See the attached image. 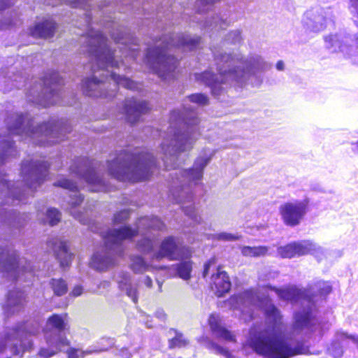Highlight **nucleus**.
Instances as JSON below:
<instances>
[{
    "instance_id": "f257e3e1",
    "label": "nucleus",
    "mask_w": 358,
    "mask_h": 358,
    "mask_svg": "<svg viewBox=\"0 0 358 358\" xmlns=\"http://www.w3.org/2000/svg\"><path fill=\"white\" fill-rule=\"evenodd\" d=\"M197 107L185 103L182 110H173L170 115V125L166 138L162 143V160L143 148L127 146L117 150L112 159L105 164L85 157L76 158L70 166V171L81 182L85 183L92 192H108L112 187L104 176H108L119 181L136 182L148 179L156 170L163 167L173 169L169 174L170 196L180 204L187 220L182 224V230L188 243H193L194 235L205 229L202 219L196 210L192 187L203 176L204 168L210 161V157L201 156L189 169H178L185 161L183 152L190 150L200 135Z\"/></svg>"
},
{
    "instance_id": "f03ea898",
    "label": "nucleus",
    "mask_w": 358,
    "mask_h": 358,
    "mask_svg": "<svg viewBox=\"0 0 358 358\" xmlns=\"http://www.w3.org/2000/svg\"><path fill=\"white\" fill-rule=\"evenodd\" d=\"M8 135L0 134V238L10 241L18 234L29 220L27 213L8 209L31 196L48 179L50 163L45 159H31L22 162V181L11 182L2 170V165L10 157H16L18 150L13 139L17 136L39 146H49L64 141L72 130L66 118L51 120L37 126L29 113L11 111L5 119Z\"/></svg>"
},
{
    "instance_id": "7ed1b4c3",
    "label": "nucleus",
    "mask_w": 358,
    "mask_h": 358,
    "mask_svg": "<svg viewBox=\"0 0 358 358\" xmlns=\"http://www.w3.org/2000/svg\"><path fill=\"white\" fill-rule=\"evenodd\" d=\"M278 296L284 300L300 303L301 308L294 316L289 330H283L280 310L268 296H259L252 290L241 293L237 299L239 308L248 313L245 320L255 318V310H262L266 316L264 328L252 326L245 345L263 358H291L306 352L305 343L313 333L322 335V326L316 317L317 306L314 298L305 295L294 288L275 289Z\"/></svg>"
},
{
    "instance_id": "20e7f679",
    "label": "nucleus",
    "mask_w": 358,
    "mask_h": 358,
    "mask_svg": "<svg viewBox=\"0 0 358 358\" xmlns=\"http://www.w3.org/2000/svg\"><path fill=\"white\" fill-rule=\"evenodd\" d=\"M45 3L52 6L64 3L71 8H80L85 11L88 30L79 38L80 50L90 58V63L85 69H89L92 76L82 80L83 94L88 96L112 100L117 96L120 85L131 90L139 89L136 83L113 71V69L118 68L120 65L116 59V50L110 47L108 39L102 31L90 27L93 20L92 10L95 7L103 9L110 4V0H45Z\"/></svg>"
},
{
    "instance_id": "39448f33",
    "label": "nucleus",
    "mask_w": 358,
    "mask_h": 358,
    "mask_svg": "<svg viewBox=\"0 0 358 358\" xmlns=\"http://www.w3.org/2000/svg\"><path fill=\"white\" fill-rule=\"evenodd\" d=\"M217 73L208 69L194 73V79L210 89L217 99L226 92L232 84L242 87L250 84L259 86L263 82L262 73L271 69L272 64L258 55L244 57L240 52L227 53L222 50H211Z\"/></svg>"
},
{
    "instance_id": "423d86ee",
    "label": "nucleus",
    "mask_w": 358,
    "mask_h": 358,
    "mask_svg": "<svg viewBox=\"0 0 358 358\" xmlns=\"http://www.w3.org/2000/svg\"><path fill=\"white\" fill-rule=\"evenodd\" d=\"M145 62L152 72L162 79L171 80L179 63L177 52L193 51L200 47L201 38L187 34L162 32L151 36Z\"/></svg>"
},
{
    "instance_id": "0eeeda50",
    "label": "nucleus",
    "mask_w": 358,
    "mask_h": 358,
    "mask_svg": "<svg viewBox=\"0 0 358 358\" xmlns=\"http://www.w3.org/2000/svg\"><path fill=\"white\" fill-rule=\"evenodd\" d=\"M64 85V78L59 72L48 71L41 78L31 79L27 88V100L43 107L55 104H75L76 95L71 93V98H66L65 92L62 90Z\"/></svg>"
},
{
    "instance_id": "6e6552de",
    "label": "nucleus",
    "mask_w": 358,
    "mask_h": 358,
    "mask_svg": "<svg viewBox=\"0 0 358 358\" xmlns=\"http://www.w3.org/2000/svg\"><path fill=\"white\" fill-rule=\"evenodd\" d=\"M40 331L38 322L33 320L5 328L0 332V358H11L14 355L22 357L33 347L31 337Z\"/></svg>"
},
{
    "instance_id": "1a4fd4ad",
    "label": "nucleus",
    "mask_w": 358,
    "mask_h": 358,
    "mask_svg": "<svg viewBox=\"0 0 358 358\" xmlns=\"http://www.w3.org/2000/svg\"><path fill=\"white\" fill-rule=\"evenodd\" d=\"M165 227L164 222L156 216H144L140 217L136 222V229L129 225L119 229H107L106 230L92 227V231L100 234L106 243L118 244L124 240L132 239L141 234L145 243L136 246H154L155 233Z\"/></svg>"
},
{
    "instance_id": "9d476101",
    "label": "nucleus",
    "mask_w": 358,
    "mask_h": 358,
    "mask_svg": "<svg viewBox=\"0 0 358 358\" xmlns=\"http://www.w3.org/2000/svg\"><path fill=\"white\" fill-rule=\"evenodd\" d=\"M0 283L31 282L34 272L30 261L21 258L13 248H0Z\"/></svg>"
},
{
    "instance_id": "9b49d317",
    "label": "nucleus",
    "mask_w": 358,
    "mask_h": 358,
    "mask_svg": "<svg viewBox=\"0 0 358 358\" xmlns=\"http://www.w3.org/2000/svg\"><path fill=\"white\" fill-rule=\"evenodd\" d=\"M148 249V255L151 261H160L162 259L179 261V263L173 264L171 271L174 275L185 280L191 278L192 271V262L191 248H143Z\"/></svg>"
},
{
    "instance_id": "f8f14e48",
    "label": "nucleus",
    "mask_w": 358,
    "mask_h": 358,
    "mask_svg": "<svg viewBox=\"0 0 358 358\" xmlns=\"http://www.w3.org/2000/svg\"><path fill=\"white\" fill-rule=\"evenodd\" d=\"M325 47L331 52H342L358 65V34L352 35L346 29L324 37Z\"/></svg>"
},
{
    "instance_id": "ddd939ff",
    "label": "nucleus",
    "mask_w": 358,
    "mask_h": 358,
    "mask_svg": "<svg viewBox=\"0 0 358 358\" xmlns=\"http://www.w3.org/2000/svg\"><path fill=\"white\" fill-rule=\"evenodd\" d=\"M66 314H52L50 316L43 329L47 345L57 348H65L69 345L66 338L69 329Z\"/></svg>"
},
{
    "instance_id": "4468645a",
    "label": "nucleus",
    "mask_w": 358,
    "mask_h": 358,
    "mask_svg": "<svg viewBox=\"0 0 358 358\" xmlns=\"http://www.w3.org/2000/svg\"><path fill=\"white\" fill-rule=\"evenodd\" d=\"M202 275L206 281L210 276V287L218 297L223 296L230 291L231 283L229 275L217 267L215 257H212L205 263Z\"/></svg>"
},
{
    "instance_id": "2eb2a0df",
    "label": "nucleus",
    "mask_w": 358,
    "mask_h": 358,
    "mask_svg": "<svg viewBox=\"0 0 358 358\" xmlns=\"http://www.w3.org/2000/svg\"><path fill=\"white\" fill-rule=\"evenodd\" d=\"M55 186L64 188L70 192L69 196V210L71 215L83 224H89L90 219L86 213L83 212L78 206L83 201L84 197L79 192L77 182L67 178L59 179L54 183Z\"/></svg>"
},
{
    "instance_id": "dca6fc26",
    "label": "nucleus",
    "mask_w": 358,
    "mask_h": 358,
    "mask_svg": "<svg viewBox=\"0 0 358 358\" xmlns=\"http://www.w3.org/2000/svg\"><path fill=\"white\" fill-rule=\"evenodd\" d=\"M334 15L330 8H315L308 10L303 16L304 27L310 32L318 33L333 22Z\"/></svg>"
},
{
    "instance_id": "f3484780",
    "label": "nucleus",
    "mask_w": 358,
    "mask_h": 358,
    "mask_svg": "<svg viewBox=\"0 0 358 358\" xmlns=\"http://www.w3.org/2000/svg\"><path fill=\"white\" fill-rule=\"evenodd\" d=\"M101 252L96 251L91 258V265L95 269L103 271L120 264L124 259L125 248H103Z\"/></svg>"
},
{
    "instance_id": "a211bd4d",
    "label": "nucleus",
    "mask_w": 358,
    "mask_h": 358,
    "mask_svg": "<svg viewBox=\"0 0 358 358\" xmlns=\"http://www.w3.org/2000/svg\"><path fill=\"white\" fill-rule=\"evenodd\" d=\"M308 202L296 201L281 205L280 213L283 222L289 227L299 225L307 211Z\"/></svg>"
},
{
    "instance_id": "6ab92c4d",
    "label": "nucleus",
    "mask_w": 358,
    "mask_h": 358,
    "mask_svg": "<svg viewBox=\"0 0 358 358\" xmlns=\"http://www.w3.org/2000/svg\"><path fill=\"white\" fill-rule=\"evenodd\" d=\"M25 292L19 288L8 291L5 300L1 303L5 317H9L24 309L27 302Z\"/></svg>"
},
{
    "instance_id": "aec40b11",
    "label": "nucleus",
    "mask_w": 358,
    "mask_h": 358,
    "mask_svg": "<svg viewBox=\"0 0 358 358\" xmlns=\"http://www.w3.org/2000/svg\"><path fill=\"white\" fill-rule=\"evenodd\" d=\"M123 110L127 121L134 124L141 120L143 115L148 112L149 107L145 101L127 97L124 100Z\"/></svg>"
},
{
    "instance_id": "412c9836",
    "label": "nucleus",
    "mask_w": 358,
    "mask_h": 358,
    "mask_svg": "<svg viewBox=\"0 0 358 358\" xmlns=\"http://www.w3.org/2000/svg\"><path fill=\"white\" fill-rule=\"evenodd\" d=\"M229 8L226 7L219 13L212 15L208 13L203 22V27L209 31L226 29L231 23L238 20V19L229 18Z\"/></svg>"
},
{
    "instance_id": "4be33fe9",
    "label": "nucleus",
    "mask_w": 358,
    "mask_h": 358,
    "mask_svg": "<svg viewBox=\"0 0 358 358\" xmlns=\"http://www.w3.org/2000/svg\"><path fill=\"white\" fill-rule=\"evenodd\" d=\"M57 23L52 18H44L38 21L29 29V34L34 38H51L54 36Z\"/></svg>"
},
{
    "instance_id": "5701e85b",
    "label": "nucleus",
    "mask_w": 358,
    "mask_h": 358,
    "mask_svg": "<svg viewBox=\"0 0 358 358\" xmlns=\"http://www.w3.org/2000/svg\"><path fill=\"white\" fill-rule=\"evenodd\" d=\"M348 334L337 332L327 348L328 354L334 358H341L344 352V348L349 344Z\"/></svg>"
},
{
    "instance_id": "b1692460",
    "label": "nucleus",
    "mask_w": 358,
    "mask_h": 358,
    "mask_svg": "<svg viewBox=\"0 0 358 358\" xmlns=\"http://www.w3.org/2000/svg\"><path fill=\"white\" fill-rule=\"evenodd\" d=\"M107 31L116 43L127 45L133 39L123 27L118 26L115 22H109L106 27Z\"/></svg>"
},
{
    "instance_id": "393cba45",
    "label": "nucleus",
    "mask_w": 358,
    "mask_h": 358,
    "mask_svg": "<svg viewBox=\"0 0 358 358\" xmlns=\"http://www.w3.org/2000/svg\"><path fill=\"white\" fill-rule=\"evenodd\" d=\"M119 278L117 283L120 289L125 292L127 295L132 299L134 303H137L136 289L131 284L130 274L128 272L122 271L119 274Z\"/></svg>"
},
{
    "instance_id": "a878e982",
    "label": "nucleus",
    "mask_w": 358,
    "mask_h": 358,
    "mask_svg": "<svg viewBox=\"0 0 358 358\" xmlns=\"http://www.w3.org/2000/svg\"><path fill=\"white\" fill-rule=\"evenodd\" d=\"M209 324L213 335L220 340L234 342V336L224 327H222L217 321H215L213 316L209 318Z\"/></svg>"
},
{
    "instance_id": "bb28decb",
    "label": "nucleus",
    "mask_w": 358,
    "mask_h": 358,
    "mask_svg": "<svg viewBox=\"0 0 358 358\" xmlns=\"http://www.w3.org/2000/svg\"><path fill=\"white\" fill-rule=\"evenodd\" d=\"M168 334L171 337L169 339V348L170 349L184 348L189 344V340L183 334L175 329H171Z\"/></svg>"
},
{
    "instance_id": "cd10ccee",
    "label": "nucleus",
    "mask_w": 358,
    "mask_h": 358,
    "mask_svg": "<svg viewBox=\"0 0 358 358\" xmlns=\"http://www.w3.org/2000/svg\"><path fill=\"white\" fill-rule=\"evenodd\" d=\"M130 267L136 273H141L149 271L152 265L148 262L146 258L139 255H133L130 257Z\"/></svg>"
},
{
    "instance_id": "c85d7f7f",
    "label": "nucleus",
    "mask_w": 358,
    "mask_h": 358,
    "mask_svg": "<svg viewBox=\"0 0 358 358\" xmlns=\"http://www.w3.org/2000/svg\"><path fill=\"white\" fill-rule=\"evenodd\" d=\"M70 248H57L54 251L56 257L63 268L69 267L74 257V254L69 250Z\"/></svg>"
},
{
    "instance_id": "c756f323",
    "label": "nucleus",
    "mask_w": 358,
    "mask_h": 358,
    "mask_svg": "<svg viewBox=\"0 0 358 358\" xmlns=\"http://www.w3.org/2000/svg\"><path fill=\"white\" fill-rule=\"evenodd\" d=\"M310 248H278V254L282 258H293L307 254Z\"/></svg>"
},
{
    "instance_id": "7c9ffc66",
    "label": "nucleus",
    "mask_w": 358,
    "mask_h": 358,
    "mask_svg": "<svg viewBox=\"0 0 358 358\" xmlns=\"http://www.w3.org/2000/svg\"><path fill=\"white\" fill-rule=\"evenodd\" d=\"M12 3V0H0V29L13 26L16 24L12 18L6 17L3 15L2 10L10 6Z\"/></svg>"
},
{
    "instance_id": "2f4dec72",
    "label": "nucleus",
    "mask_w": 358,
    "mask_h": 358,
    "mask_svg": "<svg viewBox=\"0 0 358 358\" xmlns=\"http://www.w3.org/2000/svg\"><path fill=\"white\" fill-rule=\"evenodd\" d=\"M54 293L57 296L64 295L68 291V287L66 281L62 278H52L50 282Z\"/></svg>"
},
{
    "instance_id": "473e14b6",
    "label": "nucleus",
    "mask_w": 358,
    "mask_h": 358,
    "mask_svg": "<svg viewBox=\"0 0 358 358\" xmlns=\"http://www.w3.org/2000/svg\"><path fill=\"white\" fill-rule=\"evenodd\" d=\"M62 218L61 213L55 208H50L47 210L45 218V222L50 226L57 224Z\"/></svg>"
},
{
    "instance_id": "72a5a7b5",
    "label": "nucleus",
    "mask_w": 358,
    "mask_h": 358,
    "mask_svg": "<svg viewBox=\"0 0 358 358\" xmlns=\"http://www.w3.org/2000/svg\"><path fill=\"white\" fill-rule=\"evenodd\" d=\"M122 4L129 6V10L134 13L139 14L142 10H145V3L144 0H119Z\"/></svg>"
},
{
    "instance_id": "f704fd0d",
    "label": "nucleus",
    "mask_w": 358,
    "mask_h": 358,
    "mask_svg": "<svg viewBox=\"0 0 358 358\" xmlns=\"http://www.w3.org/2000/svg\"><path fill=\"white\" fill-rule=\"evenodd\" d=\"M211 238L213 241L233 242L240 240L241 238V236L238 234L221 232L218 234H212Z\"/></svg>"
},
{
    "instance_id": "c9c22d12",
    "label": "nucleus",
    "mask_w": 358,
    "mask_h": 358,
    "mask_svg": "<svg viewBox=\"0 0 358 358\" xmlns=\"http://www.w3.org/2000/svg\"><path fill=\"white\" fill-rule=\"evenodd\" d=\"M224 41L228 44H241L243 41L242 31L241 29H236L229 31L225 36Z\"/></svg>"
},
{
    "instance_id": "e433bc0d",
    "label": "nucleus",
    "mask_w": 358,
    "mask_h": 358,
    "mask_svg": "<svg viewBox=\"0 0 358 358\" xmlns=\"http://www.w3.org/2000/svg\"><path fill=\"white\" fill-rule=\"evenodd\" d=\"M188 101L191 103H195L197 106H204L208 104V96L204 94H192L187 97Z\"/></svg>"
},
{
    "instance_id": "4c0bfd02",
    "label": "nucleus",
    "mask_w": 358,
    "mask_h": 358,
    "mask_svg": "<svg viewBox=\"0 0 358 358\" xmlns=\"http://www.w3.org/2000/svg\"><path fill=\"white\" fill-rule=\"evenodd\" d=\"M244 256L259 257L267 252L268 248H240Z\"/></svg>"
},
{
    "instance_id": "58836bf2",
    "label": "nucleus",
    "mask_w": 358,
    "mask_h": 358,
    "mask_svg": "<svg viewBox=\"0 0 358 358\" xmlns=\"http://www.w3.org/2000/svg\"><path fill=\"white\" fill-rule=\"evenodd\" d=\"M106 349H93V350H87L85 351H81L76 348H70L67 351L68 358H79V357H85L87 355L92 354L94 352H99Z\"/></svg>"
},
{
    "instance_id": "ea45409f",
    "label": "nucleus",
    "mask_w": 358,
    "mask_h": 358,
    "mask_svg": "<svg viewBox=\"0 0 358 358\" xmlns=\"http://www.w3.org/2000/svg\"><path fill=\"white\" fill-rule=\"evenodd\" d=\"M208 348L213 350L215 353L224 356L225 358H236L235 356L232 355L227 349L219 345L213 341H210L208 343Z\"/></svg>"
},
{
    "instance_id": "a19ab883",
    "label": "nucleus",
    "mask_w": 358,
    "mask_h": 358,
    "mask_svg": "<svg viewBox=\"0 0 358 358\" xmlns=\"http://www.w3.org/2000/svg\"><path fill=\"white\" fill-rule=\"evenodd\" d=\"M8 79L11 83L12 87L17 89L26 87L27 85V79L22 76L21 73H18L17 74L13 73V76H9Z\"/></svg>"
},
{
    "instance_id": "79ce46f5",
    "label": "nucleus",
    "mask_w": 358,
    "mask_h": 358,
    "mask_svg": "<svg viewBox=\"0 0 358 358\" xmlns=\"http://www.w3.org/2000/svg\"><path fill=\"white\" fill-rule=\"evenodd\" d=\"M64 348H57L56 347L48 345V348H41L38 354L37 358H50L54 356L58 350H63Z\"/></svg>"
},
{
    "instance_id": "37998d69",
    "label": "nucleus",
    "mask_w": 358,
    "mask_h": 358,
    "mask_svg": "<svg viewBox=\"0 0 358 358\" xmlns=\"http://www.w3.org/2000/svg\"><path fill=\"white\" fill-rule=\"evenodd\" d=\"M131 214V210L129 209H124L120 210L114 215L113 217V223L116 225L124 224L129 217Z\"/></svg>"
},
{
    "instance_id": "c03bdc74",
    "label": "nucleus",
    "mask_w": 358,
    "mask_h": 358,
    "mask_svg": "<svg viewBox=\"0 0 358 358\" xmlns=\"http://www.w3.org/2000/svg\"><path fill=\"white\" fill-rule=\"evenodd\" d=\"M159 246H184L183 243H180L179 238L171 236L164 239L162 244Z\"/></svg>"
},
{
    "instance_id": "a18cd8bd",
    "label": "nucleus",
    "mask_w": 358,
    "mask_h": 358,
    "mask_svg": "<svg viewBox=\"0 0 358 358\" xmlns=\"http://www.w3.org/2000/svg\"><path fill=\"white\" fill-rule=\"evenodd\" d=\"M332 290L330 285L326 282H320L318 285V294L321 298L326 297Z\"/></svg>"
},
{
    "instance_id": "49530a36",
    "label": "nucleus",
    "mask_w": 358,
    "mask_h": 358,
    "mask_svg": "<svg viewBox=\"0 0 358 358\" xmlns=\"http://www.w3.org/2000/svg\"><path fill=\"white\" fill-rule=\"evenodd\" d=\"M350 10L355 18V23L358 27V0H350Z\"/></svg>"
},
{
    "instance_id": "de8ad7c7",
    "label": "nucleus",
    "mask_w": 358,
    "mask_h": 358,
    "mask_svg": "<svg viewBox=\"0 0 358 358\" xmlns=\"http://www.w3.org/2000/svg\"><path fill=\"white\" fill-rule=\"evenodd\" d=\"M315 243L310 240H301L290 243L285 246H315Z\"/></svg>"
},
{
    "instance_id": "09e8293b",
    "label": "nucleus",
    "mask_w": 358,
    "mask_h": 358,
    "mask_svg": "<svg viewBox=\"0 0 358 358\" xmlns=\"http://www.w3.org/2000/svg\"><path fill=\"white\" fill-rule=\"evenodd\" d=\"M141 320L143 322L145 323V326L148 328H152L153 327L152 317L150 315H146L145 313H141Z\"/></svg>"
},
{
    "instance_id": "8fccbe9b",
    "label": "nucleus",
    "mask_w": 358,
    "mask_h": 358,
    "mask_svg": "<svg viewBox=\"0 0 358 358\" xmlns=\"http://www.w3.org/2000/svg\"><path fill=\"white\" fill-rule=\"evenodd\" d=\"M155 315L157 318H158L161 321H164L166 317V315L164 310L162 309H158L156 310Z\"/></svg>"
},
{
    "instance_id": "3c124183",
    "label": "nucleus",
    "mask_w": 358,
    "mask_h": 358,
    "mask_svg": "<svg viewBox=\"0 0 358 358\" xmlns=\"http://www.w3.org/2000/svg\"><path fill=\"white\" fill-rule=\"evenodd\" d=\"M83 293V287L81 286H76L72 291V294L74 296H78Z\"/></svg>"
},
{
    "instance_id": "603ef678",
    "label": "nucleus",
    "mask_w": 358,
    "mask_h": 358,
    "mask_svg": "<svg viewBox=\"0 0 358 358\" xmlns=\"http://www.w3.org/2000/svg\"><path fill=\"white\" fill-rule=\"evenodd\" d=\"M143 132L148 133L150 132V137L155 138L157 133H158L157 131H154L152 127H145L143 129Z\"/></svg>"
},
{
    "instance_id": "864d4df0",
    "label": "nucleus",
    "mask_w": 358,
    "mask_h": 358,
    "mask_svg": "<svg viewBox=\"0 0 358 358\" xmlns=\"http://www.w3.org/2000/svg\"><path fill=\"white\" fill-rule=\"evenodd\" d=\"M51 246H67V242L63 239H59L55 243H53Z\"/></svg>"
},
{
    "instance_id": "5fc2aeb1",
    "label": "nucleus",
    "mask_w": 358,
    "mask_h": 358,
    "mask_svg": "<svg viewBox=\"0 0 358 358\" xmlns=\"http://www.w3.org/2000/svg\"><path fill=\"white\" fill-rule=\"evenodd\" d=\"M285 63L282 60H279L277 63H276V65H275V67H276V69L278 71H284L285 70Z\"/></svg>"
},
{
    "instance_id": "6e6d98bb",
    "label": "nucleus",
    "mask_w": 358,
    "mask_h": 358,
    "mask_svg": "<svg viewBox=\"0 0 358 358\" xmlns=\"http://www.w3.org/2000/svg\"><path fill=\"white\" fill-rule=\"evenodd\" d=\"M144 283L148 287H151L152 285V280L149 276H146L145 278Z\"/></svg>"
},
{
    "instance_id": "4d7b16f0",
    "label": "nucleus",
    "mask_w": 358,
    "mask_h": 358,
    "mask_svg": "<svg viewBox=\"0 0 358 358\" xmlns=\"http://www.w3.org/2000/svg\"><path fill=\"white\" fill-rule=\"evenodd\" d=\"M351 145L353 146L352 151L358 154V141L356 142H352Z\"/></svg>"
},
{
    "instance_id": "13d9d810",
    "label": "nucleus",
    "mask_w": 358,
    "mask_h": 358,
    "mask_svg": "<svg viewBox=\"0 0 358 358\" xmlns=\"http://www.w3.org/2000/svg\"><path fill=\"white\" fill-rule=\"evenodd\" d=\"M107 341L108 342V344H109L110 345H114V344H115V341H114V339H113V338H108V339H107Z\"/></svg>"
},
{
    "instance_id": "bf43d9fd",
    "label": "nucleus",
    "mask_w": 358,
    "mask_h": 358,
    "mask_svg": "<svg viewBox=\"0 0 358 358\" xmlns=\"http://www.w3.org/2000/svg\"><path fill=\"white\" fill-rule=\"evenodd\" d=\"M157 283H158V285H159V292H162V282H161L159 280H157Z\"/></svg>"
},
{
    "instance_id": "052dcab7",
    "label": "nucleus",
    "mask_w": 358,
    "mask_h": 358,
    "mask_svg": "<svg viewBox=\"0 0 358 358\" xmlns=\"http://www.w3.org/2000/svg\"><path fill=\"white\" fill-rule=\"evenodd\" d=\"M157 28H159H159H162V22H161V21L157 22Z\"/></svg>"
},
{
    "instance_id": "680f3d73",
    "label": "nucleus",
    "mask_w": 358,
    "mask_h": 358,
    "mask_svg": "<svg viewBox=\"0 0 358 358\" xmlns=\"http://www.w3.org/2000/svg\"><path fill=\"white\" fill-rule=\"evenodd\" d=\"M357 134H358V131H357Z\"/></svg>"
}]
</instances>
